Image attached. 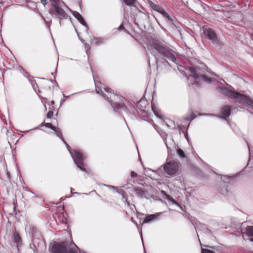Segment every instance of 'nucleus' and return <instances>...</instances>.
Returning a JSON list of instances; mask_svg holds the SVG:
<instances>
[{"label": "nucleus", "mask_w": 253, "mask_h": 253, "mask_svg": "<svg viewBox=\"0 0 253 253\" xmlns=\"http://www.w3.org/2000/svg\"><path fill=\"white\" fill-rule=\"evenodd\" d=\"M52 3V6L57 5L60 3L59 0H50Z\"/></svg>", "instance_id": "27"}, {"label": "nucleus", "mask_w": 253, "mask_h": 253, "mask_svg": "<svg viewBox=\"0 0 253 253\" xmlns=\"http://www.w3.org/2000/svg\"><path fill=\"white\" fill-rule=\"evenodd\" d=\"M137 173L135 172H134L133 171H131V176L132 177H135L137 176Z\"/></svg>", "instance_id": "29"}, {"label": "nucleus", "mask_w": 253, "mask_h": 253, "mask_svg": "<svg viewBox=\"0 0 253 253\" xmlns=\"http://www.w3.org/2000/svg\"><path fill=\"white\" fill-rule=\"evenodd\" d=\"M233 99H236L239 104L253 107V100H252L249 96L237 91Z\"/></svg>", "instance_id": "5"}, {"label": "nucleus", "mask_w": 253, "mask_h": 253, "mask_svg": "<svg viewBox=\"0 0 253 253\" xmlns=\"http://www.w3.org/2000/svg\"><path fill=\"white\" fill-rule=\"evenodd\" d=\"M125 3L127 5L134 6L136 2V0H124Z\"/></svg>", "instance_id": "21"}, {"label": "nucleus", "mask_w": 253, "mask_h": 253, "mask_svg": "<svg viewBox=\"0 0 253 253\" xmlns=\"http://www.w3.org/2000/svg\"><path fill=\"white\" fill-rule=\"evenodd\" d=\"M96 91L98 94H101L106 98L110 103L114 110L119 113L124 112L128 113V110L124 103V98L121 96H118L115 94L112 89L110 88L102 85L100 82H96L94 80Z\"/></svg>", "instance_id": "1"}, {"label": "nucleus", "mask_w": 253, "mask_h": 253, "mask_svg": "<svg viewBox=\"0 0 253 253\" xmlns=\"http://www.w3.org/2000/svg\"><path fill=\"white\" fill-rule=\"evenodd\" d=\"M84 46H85V48L87 50H88V48L89 45H87L86 43H85V45H84Z\"/></svg>", "instance_id": "32"}, {"label": "nucleus", "mask_w": 253, "mask_h": 253, "mask_svg": "<svg viewBox=\"0 0 253 253\" xmlns=\"http://www.w3.org/2000/svg\"><path fill=\"white\" fill-rule=\"evenodd\" d=\"M177 154L181 159H184L186 158V157L185 155L184 151L180 148L177 150Z\"/></svg>", "instance_id": "19"}, {"label": "nucleus", "mask_w": 253, "mask_h": 253, "mask_svg": "<svg viewBox=\"0 0 253 253\" xmlns=\"http://www.w3.org/2000/svg\"><path fill=\"white\" fill-rule=\"evenodd\" d=\"M140 12L142 14V16L141 17L144 18V19L146 20L148 18L149 16H148V13H146V12Z\"/></svg>", "instance_id": "24"}, {"label": "nucleus", "mask_w": 253, "mask_h": 253, "mask_svg": "<svg viewBox=\"0 0 253 253\" xmlns=\"http://www.w3.org/2000/svg\"><path fill=\"white\" fill-rule=\"evenodd\" d=\"M202 253H215L214 252L206 249H202Z\"/></svg>", "instance_id": "26"}, {"label": "nucleus", "mask_w": 253, "mask_h": 253, "mask_svg": "<svg viewBox=\"0 0 253 253\" xmlns=\"http://www.w3.org/2000/svg\"><path fill=\"white\" fill-rule=\"evenodd\" d=\"M93 39H94L95 41H92V43H93L94 44L98 45L102 43L101 38L94 37Z\"/></svg>", "instance_id": "23"}, {"label": "nucleus", "mask_w": 253, "mask_h": 253, "mask_svg": "<svg viewBox=\"0 0 253 253\" xmlns=\"http://www.w3.org/2000/svg\"><path fill=\"white\" fill-rule=\"evenodd\" d=\"M148 4L152 9L161 13L164 9V8L159 5L156 4L151 0H148Z\"/></svg>", "instance_id": "14"}, {"label": "nucleus", "mask_w": 253, "mask_h": 253, "mask_svg": "<svg viewBox=\"0 0 253 253\" xmlns=\"http://www.w3.org/2000/svg\"><path fill=\"white\" fill-rule=\"evenodd\" d=\"M104 185L105 186H107V187H109L110 188H115L114 186H111V185H106V184H104Z\"/></svg>", "instance_id": "31"}, {"label": "nucleus", "mask_w": 253, "mask_h": 253, "mask_svg": "<svg viewBox=\"0 0 253 253\" xmlns=\"http://www.w3.org/2000/svg\"><path fill=\"white\" fill-rule=\"evenodd\" d=\"M190 74L189 78H192L194 80V83L197 85H200V82L203 81L207 83H211L215 82L216 79L214 78H208L205 75H201L197 72V68L194 67H191L189 69Z\"/></svg>", "instance_id": "3"}, {"label": "nucleus", "mask_w": 253, "mask_h": 253, "mask_svg": "<svg viewBox=\"0 0 253 253\" xmlns=\"http://www.w3.org/2000/svg\"><path fill=\"white\" fill-rule=\"evenodd\" d=\"M134 191L135 192L137 196L140 198H145L146 199L149 198V195L147 190H144L140 187H135Z\"/></svg>", "instance_id": "11"}, {"label": "nucleus", "mask_w": 253, "mask_h": 253, "mask_svg": "<svg viewBox=\"0 0 253 253\" xmlns=\"http://www.w3.org/2000/svg\"><path fill=\"white\" fill-rule=\"evenodd\" d=\"M250 241L253 242V238L250 239Z\"/></svg>", "instance_id": "36"}, {"label": "nucleus", "mask_w": 253, "mask_h": 253, "mask_svg": "<svg viewBox=\"0 0 253 253\" xmlns=\"http://www.w3.org/2000/svg\"><path fill=\"white\" fill-rule=\"evenodd\" d=\"M156 217V215L155 214H151L147 216L145 218L143 223H148L154 220Z\"/></svg>", "instance_id": "17"}, {"label": "nucleus", "mask_w": 253, "mask_h": 253, "mask_svg": "<svg viewBox=\"0 0 253 253\" xmlns=\"http://www.w3.org/2000/svg\"><path fill=\"white\" fill-rule=\"evenodd\" d=\"M163 16L171 24H173V19L172 17L165 11V9L161 13Z\"/></svg>", "instance_id": "15"}, {"label": "nucleus", "mask_w": 253, "mask_h": 253, "mask_svg": "<svg viewBox=\"0 0 253 253\" xmlns=\"http://www.w3.org/2000/svg\"><path fill=\"white\" fill-rule=\"evenodd\" d=\"M119 30H122L125 29L123 25H121L118 27Z\"/></svg>", "instance_id": "30"}, {"label": "nucleus", "mask_w": 253, "mask_h": 253, "mask_svg": "<svg viewBox=\"0 0 253 253\" xmlns=\"http://www.w3.org/2000/svg\"><path fill=\"white\" fill-rule=\"evenodd\" d=\"M203 30L205 36H207L209 40L211 41L213 43L218 44L219 43L217 35L213 30L205 27Z\"/></svg>", "instance_id": "8"}, {"label": "nucleus", "mask_w": 253, "mask_h": 253, "mask_svg": "<svg viewBox=\"0 0 253 253\" xmlns=\"http://www.w3.org/2000/svg\"><path fill=\"white\" fill-rule=\"evenodd\" d=\"M247 232L249 236L253 237V226H249L247 228Z\"/></svg>", "instance_id": "22"}, {"label": "nucleus", "mask_w": 253, "mask_h": 253, "mask_svg": "<svg viewBox=\"0 0 253 253\" xmlns=\"http://www.w3.org/2000/svg\"><path fill=\"white\" fill-rule=\"evenodd\" d=\"M231 107L229 105H226L224 106L221 110V114L222 115V118H226L228 117L231 114Z\"/></svg>", "instance_id": "13"}, {"label": "nucleus", "mask_w": 253, "mask_h": 253, "mask_svg": "<svg viewBox=\"0 0 253 253\" xmlns=\"http://www.w3.org/2000/svg\"><path fill=\"white\" fill-rule=\"evenodd\" d=\"M67 148L69 151L74 162L77 167L83 171L86 172V165L83 163V161L85 159V157L83 155L80 151L74 150H71V148L67 144Z\"/></svg>", "instance_id": "4"}, {"label": "nucleus", "mask_w": 253, "mask_h": 253, "mask_svg": "<svg viewBox=\"0 0 253 253\" xmlns=\"http://www.w3.org/2000/svg\"><path fill=\"white\" fill-rule=\"evenodd\" d=\"M210 233H211V230H209L208 229H207Z\"/></svg>", "instance_id": "39"}, {"label": "nucleus", "mask_w": 253, "mask_h": 253, "mask_svg": "<svg viewBox=\"0 0 253 253\" xmlns=\"http://www.w3.org/2000/svg\"><path fill=\"white\" fill-rule=\"evenodd\" d=\"M73 16L76 18L85 27V30L86 32H87V30H88V27L87 26V25L84 20V18L82 17V16L77 11H73Z\"/></svg>", "instance_id": "12"}, {"label": "nucleus", "mask_w": 253, "mask_h": 253, "mask_svg": "<svg viewBox=\"0 0 253 253\" xmlns=\"http://www.w3.org/2000/svg\"><path fill=\"white\" fill-rule=\"evenodd\" d=\"M54 101H51V103H52V104H54Z\"/></svg>", "instance_id": "40"}, {"label": "nucleus", "mask_w": 253, "mask_h": 253, "mask_svg": "<svg viewBox=\"0 0 253 253\" xmlns=\"http://www.w3.org/2000/svg\"><path fill=\"white\" fill-rule=\"evenodd\" d=\"M44 126L48 128H51L52 130L54 129L55 127V126H53L51 123H45Z\"/></svg>", "instance_id": "25"}, {"label": "nucleus", "mask_w": 253, "mask_h": 253, "mask_svg": "<svg viewBox=\"0 0 253 253\" xmlns=\"http://www.w3.org/2000/svg\"><path fill=\"white\" fill-rule=\"evenodd\" d=\"M247 145H248V146L249 150H250V145H249V144L247 142Z\"/></svg>", "instance_id": "35"}, {"label": "nucleus", "mask_w": 253, "mask_h": 253, "mask_svg": "<svg viewBox=\"0 0 253 253\" xmlns=\"http://www.w3.org/2000/svg\"><path fill=\"white\" fill-rule=\"evenodd\" d=\"M152 109L155 114V115L159 118H162L161 112L158 109H157L154 105H152Z\"/></svg>", "instance_id": "18"}, {"label": "nucleus", "mask_w": 253, "mask_h": 253, "mask_svg": "<svg viewBox=\"0 0 253 253\" xmlns=\"http://www.w3.org/2000/svg\"><path fill=\"white\" fill-rule=\"evenodd\" d=\"M209 72L210 73V72ZM210 73H211V75H213V76H216V77H217V75H216V74H215V73H213V72H210Z\"/></svg>", "instance_id": "33"}, {"label": "nucleus", "mask_w": 253, "mask_h": 253, "mask_svg": "<svg viewBox=\"0 0 253 253\" xmlns=\"http://www.w3.org/2000/svg\"><path fill=\"white\" fill-rule=\"evenodd\" d=\"M81 41H82L83 42H84V40H83L82 39H81Z\"/></svg>", "instance_id": "38"}, {"label": "nucleus", "mask_w": 253, "mask_h": 253, "mask_svg": "<svg viewBox=\"0 0 253 253\" xmlns=\"http://www.w3.org/2000/svg\"><path fill=\"white\" fill-rule=\"evenodd\" d=\"M147 49L155 57L157 63H158V54L176 63L177 53L173 47L162 39L154 40L148 45Z\"/></svg>", "instance_id": "2"}, {"label": "nucleus", "mask_w": 253, "mask_h": 253, "mask_svg": "<svg viewBox=\"0 0 253 253\" xmlns=\"http://www.w3.org/2000/svg\"><path fill=\"white\" fill-rule=\"evenodd\" d=\"M72 191H73V189H72V188H71V193H73Z\"/></svg>", "instance_id": "37"}, {"label": "nucleus", "mask_w": 253, "mask_h": 253, "mask_svg": "<svg viewBox=\"0 0 253 253\" xmlns=\"http://www.w3.org/2000/svg\"><path fill=\"white\" fill-rule=\"evenodd\" d=\"M164 171L168 174L172 175L176 173L178 170V164L175 161H170L167 163L164 166Z\"/></svg>", "instance_id": "6"}, {"label": "nucleus", "mask_w": 253, "mask_h": 253, "mask_svg": "<svg viewBox=\"0 0 253 253\" xmlns=\"http://www.w3.org/2000/svg\"><path fill=\"white\" fill-rule=\"evenodd\" d=\"M11 241L14 245L17 248L22 245V241L20 235L15 231L11 237Z\"/></svg>", "instance_id": "9"}, {"label": "nucleus", "mask_w": 253, "mask_h": 253, "mask_svg": "<svg viewBox=\"0 0 253 253\" xmlns=\"http://www.w3.org/2000/svg\"><path fill=\"white\" fill-rule=\"evenodd\" d=\"M51 11L53 14L60 19H67L68 17L67 14L65 12L64 10L61 7L60 3L56 5L51 6Z\"/></svg>", "instance_id": "7"}, {"label": "nucleus", "mask_w": 253, "mask_h": 253, "mask_svg": "<svg viewBox=\"0 0 253 253\" xmlns=\"http://www.w3.org/2000/svg\"><path fill=\"white\" fill-rule=\"evenodd\" d=\"M196 117V116L195 114V113H194V112L191 110V113H190L189 116L185 117L184 118V119L186 121H191L192 120H193L194 118H195Z\"/></svg>", "instance_id": "20"}, {"label": "nucleus", "mask_w": 253, "mask_h": 253, "mask_svg": "<svg viewBox=\"0 0 253 253\" xmlns=\"http://www.w3.org/2000/svg\"><path fill=\"white\" fill-rule=\"evenodd\" d=\"M53 130L54 131L56 136H58V137L60 138L62 140L63 142L65 143L66 146H67V144H68L66 142L65 140L63 139V138L62 137V132L60 130V129L59 128H57L55 127V129H53Z\"/></svg>", "instance_id": "16"}, {"label": "nucleus", "mask_w": 253, "mask_h": 253, "mask_svg": "<svg viewBox=\"0 0 253 253\" xmlns=\"http://www.w3.org/2000/svg\"><path fill=\"white\" fill-rule=\"evenodd\" d=\"M13 204L14 205V208H13V210L14 211L16 209V206L15 203L14 202H13Z\"/></svg>", "instance_id": "34"}, {"label": "nucleus", "mask_w": 253, "mask_h": 253, "mask_svg": "<svg viewBox=\"0 0 253 253\" xmlns=\"http://www.w3.org/2000/svg\"><path fill=\"white\" fill-rule=\"evenodd\" d=\"M53 113L52 111H49L47 114L46 117L47 118H51L53 117Z\"/></svg>", "instance_id": "28"}, {"label": "nucleus", "mask_w": 253, "mask_h": 253, "mask_svg": "<svg viewBox=\"0 0 253 253\" xmlns=\"http://www.w3.org/2000/svg\"><path fill=\"white\" fill-rule=\"evenodd\" d=\"M219 89L222 94L227 96L231 99H233L234 95H235V94L236 92V91L232 90L226 87H220Z\"/></svg>", "instance_id": "10"}]
</instances>
